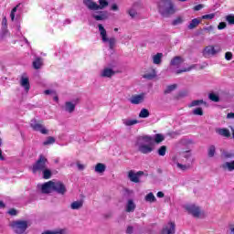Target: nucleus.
I'll use <instances>...</instances> for the list:
<instances>
[{
  "label": "nucleus",
  "instance_id": "obj_1",
  "mask_svg": "<svg viewBox=\"0 0 234 234\" xmlns=\"http://www.w3.org/2000/svg\"><path fill=\"white\" fill-rule=\"evenodd\" d=\"M157 11L162 17H171L176 14V5L172 0H157Z\"/></svg>",
  "mask_w": 234,
  "mask_h": 234
},
{
  "label": "nucleus",
  "instance_id": "obj_2",
  "mask_svg": "<svg viewBox=\"0 0 234 234\" xmlns=\"http://www.w3.org/2000/svg\"><path fill=\"white\" fill-rule=\"evenodd\" d=\"M40 189L42 193H52V191H56L58 195H65L67 193V187L59 181H48L41 185Z\"/></svg>",
  "mask_w": 234,
  "mask_h": 234
},
{
  "label": "nucleus",
  "instance_id": "obj_3",
  "mask_svg": "<svg viewBox=\"0 0 234 234\" xmlns=\"http://www.w3.org/2000/svg\"><path fill=\"white\" fill-rule=\"evenodd\" d=\"M135 146L139 153H142L143 154L153 153V140L150 136L145 135L137 137Z\"/></svg>",
  "mask_w": 234,
  "mask_h": 234
},
{
  "label": "nucleus",
  "instance_id": "obj_4",
  "mask_svg": "<svg viewBox=\"0 0 234 234\" xmlns=\"http://www.w3.org/2000/svg\"><path fill=\"white\" fill-rule=\"evenodd\" d=\"M98 28L102 43H108L111 49L114 48L116 45V38L114 37H109L107 35V29H105L103 25L99 24Z\"/></svg>",
  "mask_w": 234,
  "mask_h": 234
},
{
  "label": "nucleus",
  "instance_id": "obj_5",
  "mask_svg": "<svg viewBox=\"0 0 234 234\" xmlns=\"http://www.w3.org/2000/svg\"><path fill=\"white\" fill-rule=\"evenodd\" d=\"M14 233L23 234L27 231L28 228V221L27 220H16L10 223Z\"/></svg>",
  "mask_w": 234,
  "mask_h": 234
},
{
  "label": "nucleus",
  "instance_id": "obj_6",
  "mask_svg": "<svg viewBox=\"0 0 234 234\" xmlns=\"http://www.w3.org/2000/svg\"><path fill=\"white\" fill-rule=\"evenodd\" d=\"M47 164H48V160L44 155H39L37 161L32 166L33 173H39L47 169Z\"/></svg>",
  "mask_w": 234,
  "mask_h": 234
},
{
  "label": "nucleus",
  "instance_id": "obj_7",
  "mask_svg": "<svg viewBox=\"0 0 234 234\" xmlns=\"http://www.w3.org/2000/svg\"><path fill=\"white\" fill-rule=\"evenodd\" d=\"M186 209L190 215H193L196 218H200L202 217V210L199 207L196 205H186Z\"/></svg>",
  "mask_w": 234,
  "mask_h": 234
},
{
  "label": "nucleus",
  "instance_id": "obj_8",
  "mask_svg": "<svg viewBox=\"0 0 234 234\" xmlns=\"http://www.w3.org/2000/svg\"><path fill=\"white\" fill-rule=\"evenodd\" d=\"M31 128L33 131H37V133H41V134H48V130L45 127V125L37 122L36 120H31L30 122Z\"/></svg>",
  "mask_w": 234,
  "mask_h": 234
},
{
  "label": "nucleus",
  "instance_id": "obj_9",
  "mask_svg": "<svg viewBox=\"0 0 234 234\" xmlns=\"http://www.w3.org/2000/svg\"><path fill=\"white\" fill-rule=\"evenodd\" d=\"M31 128L33 131H37V133H41V134H48V130L45 127V125L37 122L36 120H31L30 122Z\"/></svg>",
  "mask_w": 234,
  "mask_h": 234
},
{
  "label": "nucleus",
  "instance_id": "obj_10",
  "mask_svg": "<svg viewBox=\"0 0 234 234\" xmlns=\"http://www.w3.org/2000/svg\"><path fill=\"white\" fill-rule=\"evenodd\" d=\"M220 50V47L218 46H207L205 48L203 55L205 56V58H209V56H215L216 54H218Z\"/></svg>",
  "mask_w": 234,
  "mask_h": 234
},
{
  "label": "nucleus",
  "instance_id": "obj_11",
  "mask_svg": "<svg viewBox=\"0 0 234 234\" xmlns=\"http://www.w3.org/2000/svg\"><path fill=\"white\" fill-rule=\"evenodd\" d=\"M92 17L95 21H107L109 19V13L107 11L93 12Z\"/></svg>",
  "mask_w": 234,
  "mask_h": 234
},
{
  "label": "nucleus",
  "instance_id": "obj_12",
  "mask_svg": "<svg viewBox=\"0 0 234 234\" xmlns=\"http://www.w3.org/2000/svg\"><path fill=\"white\" fill-rule=\"evenodd\" d=\"M145 101V93L136 94L131 97L130 103L132 105H140Z\"/></svg>",
  "mask_w": 234,
  "mask_h": 234
},
{
  "label": "nucleus",
  "instance_id": "obj_13",
  "mask_svg": "<svg viewBox=\"0 0 234 234\" xmlns=\"http://www.w3.org/2000/svg\"><path fill=\"white\" fill-rule=\"evenodd\" d=\"M78 103H80V98L73 99L71 101H67L65 103V111H67V112H74Z\"/></svg>",
  "mask_w": 234,
  "mask_h": 234
},
{
  "label": "nucleus",
  "instance_id": "obj_14",
  "mask_svg": "<svg viewBox=\"0 0 234 234\" xmlns=\"http://www.w3.org/2000/svg\"><path fill=\"white\" fill-rule=\"evenodd\" d=\"M142 175H144V172L142 171H139L136 173L131 170L128 173V178L131 180V182H134V184H138V182H140V177L142 176Z\"/></svg>",
  "mask_w": 234,
  "mask_h": 234
},
{
  "label": "nucleus",
  "instance_id": "obj_15",
  "mask_svg": "<svg viewBox=\"0 0 234 234\" xmlns=\"http://www.w3.org/2000/svg\"><path fill=\"white\" fill-rule=\"evenodd\" d=\"M176 225L173 222H169L165 225L162 230V234H175Z\"/></svg>",
  "mask_w": 234,
  "mask_h": 234
},
{
  "label": "nucleus",
  "instance_id": "obj_16",
  "mask_svg": "<svg viewBox=\"0 0 234 234\" xmlns=\"http://www.w3.org/2000/svg\"><path fill=\"white\" fill-rule=\"evenodd\" d=\"M116 74V71L111 68H104L101 72L100 76L101 78H111L112 76H114Z\"/></svg>",
  "mask_w": 234,
  "mask_h": 234
},
{
  "label": "nucleus",
  "instance_id": "obj_17",
  "mask_svg": "<svg viewBox=\"0 0 234 234\" xmlns=\"http://www.w3.org/2000/svg\"><path fill=\"white\" fill-rule=\"evenodd\" d=\"M182 63H184V58H182V57H176L171 60L170 65L174 69H180Z\"/></svg>",
  "mask_w": 234,
  "mask_h": 234
},
{
  "label": "nucleus",
  "instance_id": "obj_18",
  "mask_svg": "<svg viewBox=\"0 0 234 234\" xmlns=\"http://www.w3.org/2000/svg\"><path fill=\"white\" fill-rule=\"evenodd\" d=\"M20 85L25 89L26 92H28V90H30V81L28 80V77L23 75L20 80Z\"/></svg>",
  "mask_w": 234,
  "mask_h": 234
},
{
  "label": "nucleus",
  "instance_id": "obj_19",
  "mask_svg": "<svg viewBox=\"0 0 234 234\" xmlns=\"http://www.w3.org/2000/svg\"><path fill=\"white\" fill-rule=\"evenodd\" d=\"M83 5L89 9L96 11L98 10V4L94 0H83Z\"/></svg>",
  "mask_w": 234,
  "mask_h": 234
},
{
  "label": "nucleus",
  "instance_id": "obj_20",
  "mask_svg": "<svg viewBox=\"0 0 234 234\" xmlns=\"http://www.w3.org/2000/svg\"><path fill=\"white\" fill-rule=\"evenodd\" d=\"M221 168L223 171H229L231 173L234 171V160L223 163L221 165Z\"/></svg>",
  "mask_w": 234,
  "mask_h": 234
},
{
  "label": "nucleus",
  "instance_id": "obj_21",
  "mask_svg": "<svg viewBox=\"0 0 234 234\" xmlns=\"http://www.w3.org/2000/svg\"><path fill=\"white\" fill-rule=\"evenodd\" d=\"M136 209V204H134V201L133 199H128L125 207V211L127 213H133Z\"/></svg>",
  "mask_w": 234,
  "mask_h": 234
},
{
  "label": "nucleus",
  "instance_id": "obj_22",
  "mask_svg": "<svg viewBox=\"0 0 234 234\" xmlns=\"http://www.w3.org/2000/svg\"><path fill=\"white\" fill-rule=\"evenodd\" d=\"M172 160H173L172 165H174V167H176L180 171H187V169H189V166H187L186 165L178 163V161H176V157H173Z\"/></svg>",
  "mask_w": 234,
  "mask_h": 234
},
{
  "label": "nucleus",
  "instance_id": "obj_23",
  "mask_svg": "<svg viewBox=\"0 0 234 234\" xmlns=\"http://www.w3.org/2000/svg\"><path fill=\"white\" fill-rule=\"evenodd\" d=\"M202 23V18H194L191 20V22L189 23L187 28L188 30H193L195 28H197V27Z\"/></svg>",
  "mask_w": 234,
  "mask_h": 234
},
{
  "label": "nucleus",
  "instance_id": "obj_24",
  "mask_svg": "<svg viewBox=\"0 0 234 234\" xmlns=\"http://www.w3.org/2000/svg\"><path fill=\"white\" fill-rule=\"evenodd\" d=\"M122 123L125 127H132V125H136V123H140V122L136 119H122Z\"/></svg>",
  "mask_w": 234,
  "mask_h": 234
},
{
  "label": "nucleus",
  "instance_id": "obj_25",
  "mask_svg": "<svg viewBox=\"0 0 234 234\" xmlns=\"http://www.w3.org/2000/svg\"><path fill=\"white\" fill-rule=\"evenodd\" d=\"M162 58H164L163 53H157L152 57L154 65H162Z\"/></svg>",
  "mask_w": 234,
  "mask_h": 234
},
{
  "label": "nucleus",
  "instance_id": "obj_26",
  "mask_svg": "<svg viewBox=\"0 0 234 234\" xmlns=\"http://www.w3.org/2000/svg\"><path fill=\"white\" fill-rule=\"evenodd\" d=\"M105 169H107V166L102 163H98L95 165V173H98L99 175H102V173H105Z\"/></svg>",
  "mask_w": 234,
  "mask_h": 234
},
{
  "label": "nucleus",
  "instance_id": "obj_27",
  "mask_svg": "<svg viewBox=\"0 0 234 234\" xmlns=\"http://www.w3.org/2000/svg\"><path fill=\"white\" fill-rule=\"evenodd\" d=\"M216 133L218 134H219L220 136H225V138H229V136H230L229 130H228L226 128L217 129Z\"/></svg>",
  "mask_w": 234,
  "mask_h": 234
},
{
  "label": "nucleus",
  "instance_id": "obj_28",
  "mask_svg": "<svg viewBox=\"0 0 234 234\" xmlns=\"http://www.w3.org/2000/svg\"><path fill=\"white\" fill-rule=\"evenodd\" d=\"M127 14L130 16V17H132V19L138 17V11H136V5H133L130 9H128Z\"/></svg>",
  "mask_w": 234,
  "mask_h": 234
},
{
  "label": "nucleus",
  "instance_id": "obj_29",
  "mask_svg": "<svg viewBox=\"0 0 234 234\" xmlns=\"http://www.w3.org/2000/svg\"><path fill=\"white\" fill-rule=\"evenodd\" d=\"M71 209H81L83 207V200H77L70 204Z\"/></svg>",
  "mask_w": 234,
  "mask_h": 234
},
{
  "label": "nucleus",
  "instance_id": "obj_30",
  "mask_svg": "<svg viewBox=\"0 0 234 234\" xmlns=\"http://www.w3.org/2000/svg\"><path fill=\"white\" fill-rule=\"evenodd\" d=\"M109 6V1L99 0V5L97 4V10H103Z\"/></svg>",
  "mask_w": 234,
  "mask_h": 234
},
{
  "label": "nucleus",
  "instance_id": "obj_31",
  "mask_svg": "<svg viewBox=\"0 0 234 234\" xmlns=\"http://www.w3.org/2000/svg\"><path fill=\"white\" fill-rule=\"evenodd\" d=\"M42 175L45 180H48L49 178L52 177V171L46 167L44 170H42Z\"/></svg>",
  "mask_w": 234,
  "mask_h": 234
},
{
  "label": "nucleus",
  "instance_id": "obj_32",
  "mask_svg": "<svg viewBox=\"0 0 234 234\" xmlns=\"http://www.w3.org/2000/svg\"><path fill=\"white\" fill-rule=\"evenodd\" d=\"M216 153H217V148L215 147V145L208 146L207 154H208L209 158H213V156H215Z\"/></svg>",
  "mask_w": 234,
  "mask_h": 234
},
{
  "label": "nucleus",
  "instance_id": "obj_33",
  "mask_svg": "<svg viewBox=\"0 0 234 234\" xmlns=\"http://www.w3.org/2000/svg\"><path fill=\"white\" fill-rule=\"evenodd\" d=\"M144 200L146 202L153 203V202H156V197H154V194H153V192H150L145 196Z\"/></svg>",
  "mask_w": 234,
  "mask_h": 234
},
{
  "label": "nucleus",
  "instance_id": "obj_34",
  "mask_svg": "<svg viewBox=\"0 0 234 234\" xmlns=\"http://www.w3.org/2000/svg\"><path fill=\"white\" fill-rule=\"evenodd\" d=\"M43 66V60L39 58H37L36 60L33 61V68L37 69H41V67Z\"/></svg>",
  "mask_w": 234,
  "mask_h": 234
},
{
  "label": "nucleus",
  "instance_id": "obj_35",
  "mask_svg": "<svg viewBox=\"0 0 234 234\" xmlns=\"http://www.w3.org/2000/svg\"><path fill=\"white\" fill-rule=\"evenodd\" d=\"M195 65H192L188 68H182L181 69H176L175 72L176 74H182V72H189L191 70H193V69H195Z\"/></svg>",
  "mask_w": 234,
  "mask_h": 234
},
{
  "label": "nucleus",
  "instance_id": "obj_36",
  "mask_svg": "<svg viewBox=\"0 0 234 234\" xmlns=\"http://www.w3.org/2000/svg\"><path fill=\"white\" fill-rule=\"evenodd\" d=\"M149 110L144 108L139 113V118H149Z\"/></svg>",
  "mask_w": 234,
  "mask_h": 234
},
{
  "label": "nucleus",
  "instance_id": "obj_37",
  "mask_svg": "<svg viewBox=\"0 0 234 234\" xmlns=\"http://www.w3.org/2000/svg\"><path fill=\"white\" fill-rule=\"evenodd\" d=\"M182 23H184V17L178 16V17H176V19L173 20L172 25L174 27H176L178 25H182Z\"/></svg>",
  "mask_w": 234,
  "mask_h": 234
},
{
  "label": "nucleus",
  "instance_id": "obj_38",
  "mask_svg": "<svg viewBox=\"0 0 234 234\" xmlns=\"http://www.w3.org/2000/svg\"><path fill=\"white\" fill-rule=\"evenodd\" d=\"M165 140V137L162 133H157L154 135V142L156 144H160L161 142H164Z\"/></svg>",
  "mask_w": 234,
  "mask_h": 234
},
{
  "label": "nucleus",
  "instance_id": "obj_39",
  "mask_svg": "<svg viewBox=\"0 0 234 234\" xmlns=\"http://www.w3.org/2000/svg\"><path fill=\"white\" fill-rule=\"evenodd\" d=\"M157 153L159 156H165V153H167V147L165 145L161 146Z\"/></svg>",
  "mask_w": 234,
  "mask_h": 234
},
{
  "label": "nucleus",
  "instance_id": "obj_40",
  "mask_svg": "<svg viewBox=\"0 0 234 234\" xmlns=\"http://www.w3.org/2000/svg\"><path fill=\"white\" fill-rule=\"evenodd\" d=\"M202 103H204L203 100L193 101L190 104H188V107H198V105H202Z\"/></svg>",
  "mask_w": 234,
  "mask_h": 234
},
{
  "label": "nucleus",
  "instance_id": "obj_41",
  "mask_svg": "<svg viewBox=\"0 0 234 234\" xmlns=\"http://www.w3.org/2000/svg\"><path fill=\"white\" fill-rule=\"evenodd\" d=\"M56 139L54 137H48L46 141H44L43 145H52V144H55Z\"/></svg>",
  "mask_w": 234,
  "mask_h": 234
},
{
  "label": "nucleus",
  "instance_id": "obj_42",
  "mask_svg": "<svg viewBox=\"0 0 234 234\" xmlns=\"http://www.w3.org/2000/svg\"><path fill=\"white\" fill-rule=\"evenodd\" d=\"M208 98H209V100H211V101H215V102H218L220 101V98L216 93H210L208 95Z\"/></svg>",
  "mask_w": 234,
  "mask_h": 234
},
{
  "label": "nucleus",
  "instance_id": "obj_43",
  "mask_svg": "<svg viewBox=\"0 0 234 234\" xmlns=\"http://www.w3.org/2000/svg\"><path fill=\"white\" fill-rule=\"evenodd\" d=\"M175 89H176V84L169 85V86H167V88L165 89V94H169V93L173 92V90H175Z\"/></svg>",
  "mask_w": 234,
  "mask_h": 234
},
{
  "label": "nucleus",
  "instance_id": "obj_44",
  "mask_svg": "<svg viewBox=\"0 0 234 234\" xmlns=\"http://www.w3.org/2000/svg\"><path fill=\"white\" fill-rule=\"evenodd\" d=\"M17 8H19V5H16L10 14V17H11V21H14V19H16V12H17Z\"/></svg>",
  "mask_w": 234,
  "mask_h": 234
},
{
  "label": "nucleus",
  "instance_id": "obj_45",
  "mask_svg": "<svg viewBox=\"0 0 234 234\" xmlns=\"http://www.w3.org/2000/svg\"><path fill=\"white\" fill-rule=\"evenodd\" d=\"M226 21L229 22V25H234V15H228Z\"/></svg>",
  "mask_w": 234,
  "mask_h": 234
},
{
  "label": "nucleus",
  "instance_id": "obj_46",
  "mask_svg": "<svg viewBox=\"0 0 234 234\" xmlns=\"http://www.w3.org/2000/svg\"><path fill=\"white\" fill-rule=\"evenodd\" d=\"M193 114L196 116H202L204 114V112L202 111V108H197L193 111Z\"/></svg>",
  "mask_w": 234,
  "mask_h": 234
},
{
  "label": "nucleus",
  "instance_id": "obj_47",
  "mask_svg": "<svg viewBox=\"0 0 234 234\" xmlns=\"http://www.w3.org/2000/svg\"><path fill=\"white\" fill-rule=\"evenodd\" d=\"M215 18V14H208L202 16L201 19H214Z\"/></svg>",
  "mask_w": 234,
  "mask_h": 234
},
{
  "label": "nucleus",
  "instance_id": "obj_48",
  "mask_svg": "<svg viewBox=\"0 0 234 234\" xmlns=\"http://www.w3.org/2000/svg\"><path fill=\"white\" fill-rule=\"evenodd\" d=\"M225 58L227 59V61H231V59L233 58V54L231 52H227L225 54Z\"/></svg>",
  "mask_w": 234,
  "mask_h": 234
},
{
  "label": "nucleus",
  "instance_id": "obj_49",
  "mask_svg": "<svg viewBox=\"0 0 234 234\" xmlns=\"http://www.w3.org/2000/svg\"><path fill=\"white\" fill-rule=\"evenodd\" d=\"M223 156H224V158H233L234 154H233V153L225 152L223 154Z\"/></svg>",
  "mask_w": 234,
  "mask_h": 234
},
{
  "label": "nucleus",
  "instance_id": "obj_50",
  "mask_svg": "<svg viewBox=\"0 0 234 234\" xmlns=\"http://www.w3.org/2000/svg\"><path fill=\"white\" fill-rule=\"evenodd\" d=\"M224 28H226V23L225 22L219 23L218 26V30H224Z\"/></svg>",
  "mask_w": 234,
  "mask_h": 234
},
{
  "label": "nucleus",
  "instance_id": "obj_51",
  "mask_svg": "<svg viewBox=\"0 0 234 234\" xmlns=\"http://www.w3.org/2000/svg\"><path fill=\"white\" fill-rule=\"evenodd\" d=\"M44 94H46L47 96L50 95V94H56V91L54 90H46L44 91Z\"/></svg>",
  "mask_w": 234,
  "mask_h": 234
},
{
  "label": "nucleus",
  "instance_id": "obj_52",
  "mask_svg": "<svg viewBox=\"0 0 234 234\" xmlns=\"http://www.w3.org/2000/svg\"><path fill=\"white\" fill-rule=\"evenodd\" d=\"M9 215H11L12 217H16V215H17V210L14 209V208H11L9 211H8Z\"/></svg>",
  "mask_w": 234,
  "mask_h": 234
},
{
  "label": "nucleus",
  "instance_id": "obj_53",
  "mask_svg": "<svg viewBox=\"0 0 234 234\" xmlns=\"http://www.w3.org/2000/svg\"><path fill=\"white\" fill-rule=\"evenodd\" d=\"M204 30H206L207 32H213V30H215V27H213V26H209V27H204Z\"/></svg>",
  "mask_w": 234,
  "mask_h": 234
},
{
  "label": "nucleus",
  "instance_id": "obj_54",
  "mask_svg": "<svg viewBox=\"0 0 234 234\" xmlns=\"http://www.w3.org/2000/svg\"><path fill=\"white\" fill-rule=\"evenodd\" d=\"M5 36H8V30L4 29L1 34H0V37H5Z\"/></svg>",
  "mask_w": 234,
  "mask_h": 234
},
{
  "label": "nucleus",
  "instance_id": "obj_55",
  "mask_svg": "<svg viewBox=\"0 0 234 234\" xmlns=\"http://www.w3.org/2000/svg\"><path fill=\"white\" fill-rule=\"evenodd\" d=\"M77 167L79 171H83V169H85V165L77 164Z\"/></svg>",
  "mask_w": 234,
  "mask_h": 234
},
{
  "label": "nucleus",
  "instance_id": "obj_56",
  "mask_svg": "<svg viewBox=\"0 0 234 234\" xmlns=\"http://www.w3.org/2000/svg\"><path fill=\"white\" fill-rule=\"evenodd\" d=\"M155 76H156L155 73H154L153 75L146 74L144 75V78H146L147 80H153V78H154Z\"/></svg>",
  "mask_w": 234,
  "mask_h": 234
},
{
  "label": "nucleus",
  "instance_id": "obj_57",
  "mask_svg": "<svg viewBox=\"0 0 234 234\" xmlns=\"http://www.w3.org/2000/svg\"><path fill=\"white\" fill-rule=\"evenodd\" d=\"M112 10L113 12H118V10H119L118 5L113 4V5H112Z\"/></svg>",
  "mask_w": 234,
  "mask_h": 234
},
{
  "label": "nucleus",
  "instance_id": "obj_58",
  "mask_svg": "<svg viewBox=\"0 0 234 234\" xmlns=\"http://www.w3.org/2000/svg\"><path fill=\"white\" fill-rule=\"evenodd\" d=\"M202 8H204L202 5H197L194 7V10L198 11V10H202Z\"/></svg>",
  "mask_w": 234,
  "mask_h": 234
},
{
  "label": "nucleus",
  "instance_id": "obj_59",
  "mask_svg": "<svg viewBox=\"0 0 234 234\" xmlns=\"http://www.w3.org/2000/svg\"><path fill=\"white\" fill-rule=\"evenodd\" d=\"M157 197H158V198H164V192L159 191V192L157 193Z\"/></svg>",
  "mask_w": 234,
  "mask_h": 234
},
{
  "label": "nucleus",
  "instance_id": "obj_60",
  "mask_svg": "<svg viewBox=\"0 0 234 234\" xmlns=\"http://www.w3.org/2000/svg\"><path fill=\"white\" fill-rule=\"evenodd\" d=\"M126 233H128V234L133 233V227H128L126 229Z\"/></svg>",
  "mask_w": 234,
  "mask_h": 234
},
{
  "label": "nucleus",
  "instance_id": "obj_61",
  "mask_svg": "<svg viewBox=\"0 0 234 234\" xmlns=\"http://www.w3.org/2000/svg\"><path fill=\"white\" fill-rule=\"evenodd\" d=\"M185 158H189L191 156V152H186V154H183Z\"/></svg>",
  "mask_w": 234,
  "mask_h": 234
},
{
  "label": "nucleus",
  "instance_id": "obj_62",
  "mask_svg": "<svg viewBox=\"0 0 234 234\" xmlns=\"http://www.w3.org/2000/svg\"><path fill=\"white\" fill-rule=\"evenodd\" d=\"M227 118L233 119L234 118V113L233 112L228 113Z\"/></svg>",
  "mask_w": 234,
  "mask_h": 234
},
{
  "label": "nucleus",
  "instance_id": "obj_63",
  "mask_svg": "<svg viewBox=\"0 0 234 234\" xmlns=\"http://www.w3.org/2000/svg\"><path fill=\"white\" fill-rule=\"evenodd\" d=\"M229 231L230 233H233L234 234V225H229Z\"/></svg>",
  "mask_w": 234,
  "mask_h": 234
},
{
  "label": "nucleus",
  "instance_id": "obj_64",
  "mask_svg": "<svg viewBox=\"0 0 234 234\" xmlns=\"http://www.w3.org/2000/svg\"><path fill=\"white\" fill-rule=\"evenodd\" d=\"M3 27H6V17H4L2 20Z\"/></svg>",
  "mask_w": 234,
  "mask_h": 234
}]
</instances>
